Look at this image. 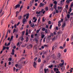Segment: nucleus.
I'll list each match as a JSON object with an SVG mask.
<instances>
[{"instance_id":"f257e3e1","label":"nucleus","mask_w":73,"mask_h":73,"mask_svg":"<svg viewBox=\"0 0 73 73\" xmlns=\"http://www.w3.org/2000/svg\"><path fill=\"white\" fill-rule=\"evenodd\" d=\"M60 61L62 62V63H60L59 64V66H60V67H63V65H64V64L65 63L64 62V60H61Z\"/></svg>"},{"instance_id":"f03ea898","label":"nucleus","mask_w":73,"mask_h":73,"mask_svg":"<svg viewBox=\"0 0 73 73\" xmlns=\"http://www.w3.org/2000/svg\"><path fill=\"white\" fill-rule=\"evenodd\" d=\"M36 13L37 15H36L37 17H38L39 16V15H40V13H41V11H40L38 10L36 12Z\"/></svg>"},{"instance_id":"7ed1b4c3","label":"nucleus","mask_w":73,"mask_h":73,"mask_svg":"<svg viewBox=\"0 0 73 73\" xmlns=\"http://www.w3.org/2000/svg\"><path fill=\"white\" fill-rule=\"evenodd\" d=\"M2 11L3 10H2V9H1V10H0V15H1V16H3L4 14V12H3L2 13Z\"/></svg>"},{"instance_id":"20e7f679","label":"nucleus","mask_w":73,"mask_h":73,"mask_svg":"<svg viewBox=\"0 0 73 73\" xmlns=\"http://www.w3.org/2000/svg\"><path fill=\"white\" fill-rule=\"evenodd\" d=\"M26 17V19H28V18L29 17V14H26V15H25L24 16V18H25V17Z\"/></svg>"},{"instance_id":"39448f33","label":"nucleus","mask_w":73,"mask_h":73,"mask_svg":"<svg viewBox=\"0 0 73 73\" xmlns=\"http://www.w3.org/2000/svg\"><path fill=\"white\" fill-rule=\"evenodd\" d=\"M37 66V64L35 62H34L33 64V66L35 68H36V66Z\"/></svg>"},{"instance_id":"423d86ee","label":"nucleus","mask_w":73,"mask_h":73,"mask_svg":"<svg viewBox=\"0 0 73 73\" xmlns=\"http://www.w3.org/2000/svg\"><path fill=\"white\" fill-rule=\"evenodd\" d=\"M33 46L32 44H30L29 46H27V48L28 49H31L32 48Z\"/></svg>"},{"instance_id":"0eeeda50","label":"nucleus","mask_w":73,"mask_h":73,"mask_svg":"<svg viewBox=\"0 0 73 73\" xmlns=\"http://www.w3.org/2000/svg\"><path fill=\"white\" fill-rule=\"evenodd\" d=\"M61 21H58V27H61Z\"/></svg>"},{"instance_id":"6e6552de","label":"nucleus","mask_w":73,"mask_h":73,"mask_svg":"<svg viewBox=\"0 0 73 73\" xmlns=\"http://www.w3.org/2000/svg\"><path fill=\"white\" fill-rule=\"evenodd\" d=\"M48 70H49V69L48 68H47V69L46 68H45L44 69V71L45 73H47V72H48Z\"/></svg>"},{"instance_id":"1a4fd4ad","label":"nucleus","mask_w":73,"mask_h":73,"mask_svg":"<svg viewBox=\"0 0 73 73\" xmlns=\"http://www.w3.org/2000/svg\"><path fill=\"white\" fill-rule=\"evenodd\" d=\"M45 5L44 4H43L42 3H41L40 4V7H44Z\"/></svg>"},{"instance_id":"9d476101","label":"nucleus","mask_w":73,"mask_h":73,"mask_svg":"<svg viewBox=\"0 0 73 73\" xmlns=\"http://www.w3.org/2000/svg\"><path fill=\"white\" fill-rule=\"evenodd\" d=\"M60 5L61 6H62V5H63L64 4V3L62 2V1H61L60 2Z\"/></svg>"},{"instance_id":"9b49d317","label":"nucleus","mask_w":73,"mask_h":73,"mask_svg":"<svg viewBox=\"0 0 73 73\" xmlns=\"http://www.w3.org/2000/svg\"><path fill=\"white\" fill-rule=\"evenodd\" d=\"M39 73H43L42 69L41 68L39 72Z\"/></svg>"},{"instance_id":"f8f14e48","label":"nucleus","mask_w":73,"mask_h":73,"mask_svg":"<svg viewBox=\"0 0 73 73\" xmlns=\"http://www.w3.org/2000/svg\"><path fill=\"white\" fill-rule=\"evenodd\" d=\"M20 6V5H16L15 9H16V8H19Z\"/></svg>"},{"instance_id":"ddd939ff","label":"nucleus","mask_w":73,"mask_h":73,"mask_svg":"<svg viewBox=\"0 0 73 73\" xmlns=\"http://www.w3.org/2000/svg\"><path fill=\"white\" fill-rule=\"evenodd\" d=\"M25 22H27V19H25V18H24V19H23V23L24 24Z\"/></svg>"},{"instance_id":"4468645a","label":"nucleus","mask_w":73,"mask_h":73,"mask_svg":"<svg viewBox=\"0 0 73 73\" xmlns=\"http://www.w3.org/2000/svg\"><path fill=\"white\" fill-rule=\"evenodd\" d=\"M15 52V50L14 49H13L12 50V52H11V54H12V55H14V53Z\"/></svg>"},{"instance_id":"2eb2a0df","label":"nucleus","mask_w":73,"mask_h":73,"mask_svg":"<svg viewBox=\"0 0 73 73\" xmlns=\"http://www.w3.org/2000/svg\"><path fill=\"white\" fill-rule=\"evenodd\" d=\"M54 70L55 72H57L58 71V69L56 68H54Z\"/></svg>"},{"instance_id":"dca6fc26","label":"nucleus","mask_w":73,"mask_h":73,"mask_svg":"<svg viewBox=\"0 0 73 73\" xmlns=\"http://www.w3.org/2000/svg\"><path fill=\"white\" fill-rule=\"evenodd\" d=\"M44 11V9H42L41 11V12L43 14H44V13H45V11Z\"/></svg>"},{"instance_id":"f3484780","label":"nucleus","mask_w":73,"mask_h":73,"mask_svg":"<svg viewBox=\"0 0 73 73\" xmlns=\"http://www.w3.org/2000/svg\"><path fill=\"white\" fill-rule=\"evenodd\" d=\"M61 69L62 72H63L65 70V67H62V68H61Z\"/></svg>"},{"instance_id":"a211bd4d","label":"nucleus","mask_w":73,"mask_h":73,"mask_svg":"<svg viewBox=\"0 0 73 73\" xmlns=\"http://www.w3.org/2000/svg\"><path fill=\"white\" fill-rule=\"evenodd\" d=\"M18 31V29L16 30V29H14L13 30V33H14L15 32H17Z\"/></svg>"},{"instance_id":"6ab92c4d","label":"nucleus","mask_w":73,"mask_h":73,"mask_svg":"<svg viewBox=\"0 0 73 73\" xmlns=\"http://www.w3.org/2000/svg\"><path fill=\"white\" fill-rule=\"evenodd\" d=\"M30 3L31 5V6H32L33 5V1H31L30 2Z\"/></svg>"},{"instance_id":"aec40b11","label":"nucleus","mask_w":73,"mask_h":73,"mask_svg":"<svg viewBox=\"0 0 73 73\" xmlns=\"http://www.w3.org/2000/svg\"><path fill=\"white\" fill-rule=\"evenodd\" d=\"M41 38H43L44 37H45V35L42 34L41 35Z\"/></svg>"},{"instance_id":"412c9836","label":"nucleus","mask_w":73,"mask_h":73,"mask_svg":"<svg viewBox=\"0 0 73 73\" xmlns=\"http://www.w3.org/2000/svg\"><path fill=\"white\" fill-rule=\"evenodd\" d=\"M23 18V17L21 16H20L18 17V19L19 20H21V19Z\"/></svg>"},{"instance_id":"4be33fe9","label":"nucleus","mask_w":73,"mask_h":73,"mask_svg":"<svg viewBox=\"0 0 73 73\" xmlns=\"http://www.w3.org/2000/svg\"><path fill=\"white\" fill-rule=\"evenodd\" d=\"M66 24H65V23H63V24L62 25V27H65V25H66Z\"/></svg>"},{"instance_id":"5701e85b","label":"nucleus","mask_w":73,"mask_h":73,"mask_svg":"<svg viewBox=\"0 0 73 73\" xmlns=\"http://www.w3.org/2000/svg\"><path fill=\"white\" fill-rule=\"evenodd\" d=\"M58 9H62V7H60L59 6H58L57 7Z\"/></svg>"},{"instance_id":"b1692460","label":"nucleus","mask_w":73,"mask_h":73,"mask_svg":"<svg viewBox=\"0 0 73 73\" xmlns=\"http://www.w3.org/2000/svg\"><path fill=\"white\" fill-rule=\"evenodd\" d=\"M55 9V10L57 9V7H56V5H54L53 7Z\"/></svg>"},{"instance_id":"393cba45","label":"nucleus","mask_w":73,"mask_h":73,"mask_svg":"<svg viewBox=\"0 0 73 73\" xmlns=\"http://www.w3.org/2000/svg\"><path fill=\"white\" fill-rule=\"evenodd\" d=\"M40 29H39L37 30L36 31V33H38L39 32H40Z\"/></svg>"},{"instance_id":"a878e982","label":"nucleus","mask_w":73,"mask_h":73,"mask_svg":"<svg viewBox=\"0 0 73 73\" xmlns=\"http://www.w3.org/2000/svg\"><path fill=\"white\" fill-rule=\"evenodd\" d=\"M18 68L19 69H21V65H20L19 66Z\"/></svg>"},{"instance_id":"bb28decb","label":"nucleus","mask_w":73,"mask_h":73,"mask_svg":"<svg viewBox=\"0 0 73 73\" xmlns=\"http://www.w3.org/2000/svg\"><path fill=\"white\" fill-rule=\"evenodd\" d=\"M57 46V44L56 43L54 45V48H56Z\"/></svg>"},{"instance_id":"cd10ccee","label":"nucleus","mask_w":73,"mask_h":73,"mask_svg":"<svg viewBox=\"0 0 73 73\" xmlns=\"http://www.w3.org/2000/svg\"><path fill=\"white\" fill-rule=\"evenodd\" d=\"M48 68H53V65H51V66H48Z\"/></svg>"},{"instance_id":"c85d7f7f","label":"nucleus","mask_w":73,"mask_h":73,"mask_svg":"<svg viewBox=\"0 0 73 73\" xmlns=\"http://www.w3.org/2000/svg\"><path fill=\"white\" fill-rule=\"evenodd\" d=\"M54 4L55 5H57V2L55 1L54 2Z\"/></svg>"},{"instance_id":"c756f323","label":"nucleus","mask_w":73,"mask_h":73,"mask_svg":"<svg viewBox=\"0 0 73 73\" xmlns=\"http://www.w3.org/2000/svg\"><path fill=\"white\" fill-rule=\"evenodd\" d=\"M35 26V24L33 23H32L31 24V27H33V26Z\"/></svg>"},{"instance_id":"7c9ffc66","label":"nucleus","mask_w":73,"mask_h":73,"mask_svg":"<svg viewBox=\"0 0 73 73\" xmlns=\"http://www.w3.org/2000/svg\"><path fill=\"white\" fill-rule=\"evenodd\" d=\"M73 26V23L72 22L70 25V27H72Z\"/></svg>"},{"instance_id":"2f4dec72","label":"nucleus","mask_w":73,"mask_h":73,"mask_svg":"<svg viewBox=\"0 0 73 73\" xmlns=\"http://www.w3.org/2000/svg\"><path fill=\"white\" fill-rule=\"evenodd\" d=\"M27 46V44H25V45H22L21 46L22 47H25Z\"/></svg>"},{"instance_id":"473e14b6","label":"nucleus","mask_w":73,"mask_h":73,"mask_svg":"<svg viewBox=\"0 0 73 73\" xmlns=\"http://www.w3.org/2000/svg\"><path fill=\"white\" fill-rule=\"evenodd\" d=\"M13 36H11V39L9 40V41H12V40L13 39Z\"/></svg>"},{"instance_id":"72a5a7b5","label":"nucleus","mask_w":73,"mask_h":73,"mask_svg":"<svg viewBox=\"0 0 73 73\" xmlns=\"http://www.w3.org/2000/svg\"><path fill=\"white\" fill-rule=\"evenodd\" d=\"M8 61H12V58H9Z\"/></svg>"},{"instance_id":"f704fd0d","label":"nucleus","mask_w":73,"mask_h":73,"mask_svg":"<svg viewBox=\"0 0 73 73\" xmlns=\"http://www.w3.org/2000/svg\"><path fill=\"white\" fill-rule=\"evenodd\" d=\"M31 30L29 29V34H31Z\"/></svg>"},{"instance_id":"c9c22d12","label":"nucleus","mask_w":73,"mask_h":73,"mask_svg":"<svg viewBox=\"0 0 73 73\" xmlns=\"http://www.w3.org/2000/svg\"><path fill=\"white\" fill-rule=\"evenodd\" d=\"M40 19H41V18H40V17H39L38 20V23H40Z\"/></svg>"},{"instance_id":"e433bc0d","label":"nucleus","mask_w":73,"mask_h":73,"mask_svg":"<svg viewBox=\"0 0 73 73\" xmlns=\"http://www.w3.org/2000/svg\"><path fill=\"white\" fill-rule=\"evenodd\" d=\"M59 48L60 49H64V47H63L62 46H60L59 47Z\"/></svg>"},{"instance_id":"4c0bfd02","label":"nucleus","mask_w":73,"mask_h":73,"mask_svg":"<svg viewBox=\"0 0 73 73\" xmlns=\"http://www.w3.org/2000/svg\"><path fill=\"white\" fill-rule=\"evenodd\" d=\"M6 49V47L5 46H3L2 50H5Z\"/></svg>"},{"instance_id":"58836bf2","label":"nucleus","mask_w":73,"mask_h":73,"mask_svg":"<svg viewBox=\"0 0 73 73\" xmlns=\"http://www.w3.org/2000/svg\"><path fill=\"white\" fill-rule=\"evenodd\" d=\"M24 33H25V31H23L22 33V36H23V35H24Z\"/></svg>"},{"instance_id":"ea45409f","label":"nucleus","mask_w":73,"mask_h":73,"mask_svg":"<svg viewBox=\"0 0 73 73\" xmlns=\"http://www.w3.org/2000/svg\"><path fill=\"white\" fill-rule=\"evenodd\" d=\"M60 56L61 55L60 54H58L57 56L58 58H60Z\"/></svg>"},{"instance_id":"a19ab883","label":"nucleus","mask_w":73,"mask_h":73,"mask_svg":"<svg viewBox=\"0 0 73 73\" xmlns=\"http://www.w3.org/2000/svg\"><path fill=\"white\" fill-rule=\"evenodd\" d=\"M34 21H33V22H34V23H35V22H36L37 20V19H34Z\"/></svg>"},{"instance_id":"79ce46f5","label":"nucleus","mask_w":73,"mask_h":73,"mask_svg":"<svg viewBox=\"0 0 73 73\" xmlns=\"http://www.w3.org/2000/svg\"><path fill=\"white\" fill-rule=\"evenodd\" d=\"M67 17L68 19H69V18H70V15H69V14H68L67 15Z\"/></svg>"},{"instance_id":"37998d69","label":"nucleus","mask_w":73,"mask_h":73,"mask_svg":"<svg viewBox=\"0 0 73 73\" xmlns=\"http://www.w3.org/2000/svg\"><path fill=\"white\" fill-rule=\"evenodd\" d=\"M23 6L21 5V6L20 7V12L21 11V8H23Z\"/></svg>"},{"instance_id":"c03bdc74","label":"nucleus","mask_w":73,"mask_h":73,"mask_svg":"<svg viewBox=\"0 0 73 73\" xmlns=\"http://www.w3.org/2000/svg\"><path fill=\"white\" fill-rule=\"evenodd\" d=\"M55 11L56 13H58V10L56 9L55 10Z\"/></svg>"},{"instance_id":"a18cd8bd","label":"nucleus","mask_w":73,"mask_h":73,"mask_svg":"<svg viewBox=\"0 0 73 73\" xmlns=\"http://www.w3.org/2000/svg\"><path fill=\"white\" fill-rule=\"evenodd\" d=\"M45 39H46V37H44L43 40V42H45Z\"/></svg>"},{"instance_id":"49530a36","label":"nucleus","mask_w":73,"mask_h":73,"mask_svg":"<svg viewBox=\"0 0 73 73\" xmlns=\"http://www.w3.org/2000/svg\"><path fill=\"white\" fill-rule=\"evenodd\" d=\"M46 29L45 28H43L42 29V31H45V30Z\"/></svg>"},{"instance_id":"de8ad7c7","label":"nucleus","mask_w":73,"mask_h":73,"mask_svg":"<svg viewBox=\"0 0 73 73\" xmlns=\"http://www.w3.org/2000/svg\"><path fill=\"white\" fill-rule=\"evenodd\" d=\"M38 62H41V59L39 58L38 60Z\"/></svg>"},{"instance_id":"09e8293b","label":"nucleus","mask_w":73,"mask_h":73,"mask_svg":"<svg viewBox=\"0 0 73 73\" xmlns=\"http://www.w3.org/2000/svg\"><path fill=\"white\" fill-rule=\"evenodd\" d=\"M69 12H72V8L70 7L69 10Z\"/></svg>"},{"instance_id":"8fccbe9b","label":"nucleus","mask_w":73,"mask_h":73,"mask_svg":"<svg viewBox=\"0 0 73 73\" xmlns=\"http://www.w3.org/2000/svg\"><path fill=\"white\" fill-rule=\"evenodd\" d=\"M45 33H48V31H47V29H46L45 30Z\"/></svg>"},{"instance_id":"3c124183","label":"nucleus","mask_w":73,"mask_h":73,"mask_svg":"<svg viewBox=\"0 0 73 73\" xmlns=\"http://www.w3.org/2000/svg\"><path fill=\"white\" fill-rule=\"evenodd\" d=\"M23 36H22V38L21 39V41H23V40H24V38H23Z\"/></svg>"},{"instance_id":"603ef678","label":"nucleus","mask_w":73,"mask_h":73,"mask_svg":"<svg viewBox=\"0 0 73 73\" xmlns=\"http://www.w3.org/2000/svg\"><path fill=\"white\" fill-rule=\"evenodd\" d=\"M16 26H17V25L16 24H15V25H14V28H16Z\"/></svg>"},{"instance_id":"864d4df0","label":"nucleus","mask_w":73,"mask_h":73,"mask_svg":"<svg viewBox=\"0 0 73 73\" xmlns=\"http://www.w3.org/2000/svg\"><path fill=\"white\" fill-rule=\"evenodd\" d=\"M36 9V7L35 6H34L33 8V10H35Z\"/></svg>"},{"instance_id":"5fc2aeb1","label":"nucleus","mask_w":73,"mask_h":73,"mask_svg":"<svg viewBox=\"0 0 73 73\" xmlns=\"http://www.w3.org/2000/svg\"><path fill=\"white\" fill-rule=\"evenodd\" d=\"M10 44H11V42L7 44V46H9V45H10Z\"/></svg>"},{"instance_id":"6e6d98bb","label":"nucleus","mask_w":73,"mask_h":73,"mask_svg":"<svg viewBox=\"0 0 73 73\" xmlns=\"http://www.w3.org/2000/svg\"><path fill=\"white\" fill-rule=\"evenodd\" d=\"M73 2H72L71 3V7H73Z\"/></svg>"},{"instance_id":"4d7b16f0","label":"nucleus","mask_w":73,"mask_h":73,"mask_svg":"<svg viewBox=\"0 0 73 73\" xmlns=\"http://www.w3.org/2000/svg\"><path fill=\"white\" fill-rule=\"evenodd\" d=\"M29 40V38L28 37H27V39H26V41L27 42Z\"/></svg>"},{"instance_id":"13d9d810","label":"nucleus","mask_w":73,"mask_h":73,"mask_svg":"<svg viewBox=\"0 0 73 73\" xmlns=\"http://www.w3.org/2000/svg\"><path fill=\"white\" fill-rule=\"evenodd\" d=\"M63 48H64L65 47V44H64L63 46Z\"/></svg>"},{"instance_id":"bf43d9fd","label":"nucleus","mask_w":73,"mask_h":73,"mask_svg":"<svg viewBox=\"0 0 73 73\" xmlns=\"http://www.w3.org/2000/svg\"><path fill=\"white\" fill-rule=\"evenodd\" d=\"M66 49H65L64 50V53H66Z\"/></svg>"},{"instance_id":"052dcab7","label":"nucleus","mask_w":73,"mask_h":73,"mask_svg":"<svg viewBox=\"0 0 73 73\" xmlns=\"http://www.w3.org/2000/svg\"><path fill=\"white\" fill-rule=\"evenodd\" d=\"M66 3H69V1L68 0H67L66 1Z\"/></svg>"},{"instance_id":"680f3d73","label":"nucleus","mask_w":73,"mask_h":73,"mask_svg":"<svg viewBox=\"0 0 73 73\" xmlns=\"http://www.w3.org/2000/svg\"><path fill=\"white\" fill-rule=\"evenodd\" d=\"M46 11H48V7H47L46 8Z\"/></svg>"},{"instance_id":"e2e57ef3","label":"nucleus","mask_w":73,"mask_h":73,"mask_svg":"<svg viewBox=\"0 0 73 73\" xmlns=\"http://www.w3.org/2000/svg\"><path fill=\"white\" fill-rule=\"evenodd\" d=\"M18 36H19V35L17 34L16 35V38H18Z\"/></svg>"},{"instance_id":"0e129e2a","label":"nucleus","mask_w":73,"mask_h":73,"mask_svg":"<svg viewBox=\"0 0 73 73\" xmlns=\"http://www.w3.org/2000/svg\"><path fill=\"white\" fill-rule=\"evenodd\" d=\"M48 24H51V22L50 21H48Z\"/></svg>"},{"instance_id":"69168bd1","label":"nucleus","mask_w":73,"mask_h":73,"mask_svg":"<svg viewBox=\"0 0 73 73\" xmlns=\"http://www.w3.org/2000/svg\"><path fill=\"white\" fill-rule=\"evenodd\" d=\"M37 59V57L35 58L34 59V61H36Z\"/></svg>"},{"instance_id":"338daca9","label":"nucleus","mask_w":73,"mask_h":73,"mask_svg":"<svg viewBox=\"0 0 73 73\" xmlns=\"http://www.w3.org/2000/svg\"><path fill=\"white\" fill-rule=\"evenodd\" d=\"M42 21H45V20H44V17H43L42 18Z\"/></svg>"},{"instance_id":"774afa93","label":"nucleus","mask_w":73,"mask_h":73,"mask_svg":"<svg viewBox=\"0 0 73 73\" xmlns=\"http://www.w3.org/2000/svg\"><path fill=\"white\" fill-rule=\"evenodd\" d=\"M70 16H73V13H72L70 15Z\"/></svg>"}]
</instances>
